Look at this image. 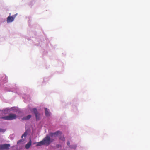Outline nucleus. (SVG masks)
<instances>
[{
	"label": "nucleus",
	"mask_w": 150,
	"mask_h": 150,
	"mask_svg": "<svg viewBox=\"0 0 150 150\" xmlns=\"http://www.w3.org/2000/svg\"><path fill=\"white\" fill-rule=\"evenodd\" d=\"M54 140V139L50 138V137L48 135H47L43 140L40 142L37 143V146H40L43 145H49L51 142Z\"/></svg>",
	"instance_id": "f257e3e1"
},
{
	"label": "nucleus",
	"mask_w": 150,
	"mask_h": 150,
	"mask_svg": "<svg viewBox=\"0 0 150 150\" xmlns=\"http://www.w3.org/2000/svg\"><path fill=\"white\" fill-rule=\"evenodd\" d=\"M62 133L61 132L59 131H58L54 133H50L49 134V136L50 137V138H55L57 136H58L59 135H61Z\"/></svg>",
	"instance_id": "f03ea898"
},
{
	"label": "nucleus",
	"mask_w": 150,
	"mask_h": 150,
	"mask_svg": "<svg viewBox=\"0 0 150 150\" xmlns=\"http://www.w3.org/2000/svg\"><path fill=\"white\" fill-rule=\"evenodd\" d=\"M32 112L33 111L35 115L36 120H40V114L38 113L37 109L34 108L31 110Z\"/></svg>",
	"instance_id": "7ed1b4c3"
},
{
	"label": "nucleus",
	"mask_w": 150,
	"mask_h": 150,
	"mask_svg": "<svg viewBox=\"0 0 150 150\" xmlns=\"http://www.w3.org/2000/svg\"><path fill=\"white\" fill-rule=\"evenodd\" d=\"M10 146V145L9 144L0 145V150L8 149Z\"/></svg>",
	"instance_id": "20e7f679"
},
{
	"label": "nucleus",
	"mask_w": 150,
	"mask_h": 150,
	"mask_svg": "<svg viewBox=\"0 0 150 150\" xmlns=\"http://www.w3.org/2000/svg\"><path fill=\"white\" fill-rule=\"evenodd\" d=\"M17 14H15L11 16H9L7 18V21L8 23L12 22L14 20V18L16 17Z\"/></svg>",
	"instance_id": "39448f33"
},
{
	"label": "nucleus",
	"mask_w": 150,
	"mask_h": 150,
	"mask_svg": "<svg viewBox=\"0 0 150 150\" xmlns=\"http://www.w3.org/2000/svg\"><path fill=\"white\" fill-rule=\"evenodd\" d=\"M9 120H11L13 119H16L17 117V115L16 114L11 113L9 115Z\"/></svg>",
	"instance_id": "423d86ee"
},
{
	"label": "nucleus",
	"mask_w": 150,
	"mask_h": 150,
	"mask_svg": "<svg viewBox=\"0 0 150 150\" xmlns=\"http://www.w3.org/2000/svg\"><path fill=\"white\" fill-rule=\"evenodd\" d=\"M31 145V139L30 138V141L25 145V148L27 149H28Z\"/></svg>",
	"instance_id": "0eeeda50"
},
{
	"label": "nucleus",
	"mask_w": 150,
	"mask_h": 150,
	"mask_svg": "<svg viewBox=\"0 0 150 150\" xmlns=\"http://www.w3.org/2000/svg\"><path fill=\"white\" fill-rule=\"evenodd\" d=\"M31 117V115H28L27 116L25 117H23L22 119L23 120H27L29 119Z\"/></svg>",
	"instance_id": "6e6552de"
},
{
	"label": "nucleus",
	"mask_w": 150,
	"mask_h": 150,
	"mask_svg": "<svg viewBox=\"0 0 150 150\" xmlns=\"http://www.w3.org/2000/svg\"><path fill=\"white\" fill-rule=\"evenodd\" d=\"M45 114L46 116H50V114L48 112L47 109L46 108H45Z\"/></svg>",
	"instance_id": "1a4fd4ad"
},
{
	"label": "nucleus",
	"mask_w": 150,
	"mask_h": 150,
	"mask_svg": "<svg viewBox=\"0 0 150 150\" xmlns=\"http://www.w3.org/2000/svg\"><path fill=\"white\" fill-rule=\"evenodd\" d=\"M1 119L5 120H9V115L4 117H3L0 118Z\"/></svg>",
	"instance_id": "9d476101"
},
{
	"label": "nucleus",
	"mask_w": 150,
	"mask_h": 150,
	"mask_svg": "<svg viewBox=\"0 0 150 150\" xmlns=\"http://www.w3.org/2000/svg\"><path fill=\"white\" fill-rule=\"evenodd\" d=\"M27 135V133L26 132H25L23 134L22 136H21V138H23V137H25Z\"/></svg>",
	"instance_id": "9b49d317"
},
{
	"label": "nucleus",
	"mask_w": 150,
	"mask_h": 150,
	"mask_svg": "<svg viewBox=\"0 0 150 150\" xmlns=\"http://www.w3.org/2000/svg\"><path fill=\"white\" fill-rule=\"evenodd\" d=\"M59 139L62 141H64L65 140V138L64 136L60 137Z\"/></svg>",
	"instance_id": "f8f14e48"
},
{
	"label": "nucleus",
	"mask_w": 150,
	"mask_h": 150,
	"mask_svg": "<svg viewBox=\"0 0 150 150\" xmlns=\"http://www.w3.org/2000/svg\"><path fill=\"white\" fill-rule=\"evenodd\" d=\"M5 130L0 128V132H5Z\"/></svg>",
	"instance_id": "ddd939ff"
},
{
	"label": "nucleus",
	"mask_w": 150,
	"mask_h": 150,
	"mask_svg": "<svg viewBox=\"0 0 150 150\" xmlns=\"http://www.w3.org/2000/svg\"><path fill=\"white\" fill-rule=\"evenodd\" d=\"M22 141V139L20 140H18V142H17V144H19Z\"/></svg>",
	"instance_id": "4468645a"
},
{
	"label": "nucleus",
	"mask_w": 150,
	"mask_h": 150,
	"mask_svg": "<svg viewBox=\"0 0 150 150\" xmlns=\"http://www.w3.org/2000/svg\"><path fill=\"white\" fill-rule=\"evenodd\" d=\"M67 144L68 145H69L70 144V142H69V141H68L67 142Z\"/></svg>",
	"instance_id": "2eb2a0df"
}]
</instances>
